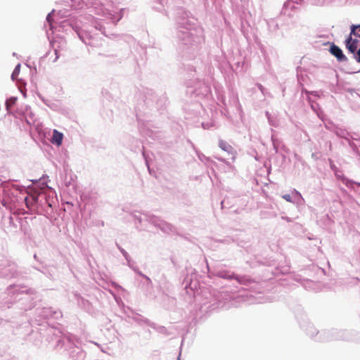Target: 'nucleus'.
Segmentation results:
<instances>
[{"mask_svg": "<svg viewBox=\"0 0 360 360\" xmlns=\"http://www.w3.org/2000/svg\"><path fill=\"white\" fill-rule=\"evenodd\" d=\"M91 8L92 9L91 12L95 15L111 20L113 22L119 21L123 15L122 9L110 2L105 4L96 1L92 2Z\"/></svg>", "mask_w": 360, "mask_h": 360, "instance_id": "f257e3e1", "label": "nucleus"}, {"mask_svg": "<svg viewBox=\"0 0 360 360\" xmlns=\"http://www.w3.org/2000/svg\"><path fill=\"white\" fill-rule=\"evenodd\" d=\"M179 38L186 45H194L202 40V30L200 29L184 30L181 31Z\"/></svg>", "mask_w": 360, "mask_h": 360, "instance_id": "f03ea898", "label": "nucleus"}, {"mask_svg": "<svg viewBox=\"0 0 360 360\" xmlns=\"http://www.w3.org/2000/svg\"><path fill=\"white\" fill-rule=\"evenodd\" d=\"M352 36L360 38V25H352L351 26L350 35L345 41L347 48L351 53H354L357 48L358 40L356 39H354Z\"/></svg>", "mask_w": 360, "mask_h": 360, "instance_id": "7ed1b4c3", "label": "nucleus"}, {"mask_svg": "<svg viewBox=\"0 0 360 360\" xmlns=\"http://www.w3.org/2000/svg\"><path fill=\"white\" fill-rule=\"evenodd\" d=\"M303 0H288L285 3L283 6V12L285 14L290 15V13L288 12V8L292 9L295 8L294 4H299L302 2ZM312 4L316 6H325L331 3L333 0H309Z\"/></svg>", "mask_w": 360, "mask_h": 360, "instance_id": "20e7f679", "label": "nucleus"}, {"mask_svg": "<svg viewBox=\"0 0 360 360\" xmlns=\"http://www.w3.org/2000/svg\"><path fill=\"white\" fill-rule=\"evenodd\" d=\"M219 146L222 150L227 153V154L231 155V159L233 161L235 160L236 152L229 143H228L225 141L219 140Z\"/></svg>", "mask_w": 360, "mask_h": 360, "instance_id": "39448f33", "label": "nucleus"}, {"mask_svg": "<svg viewBox=\"0 0 360 360\" xmlns=\"http://www.w3.org/2000/svg\"><path fill=\"white\" fill-rule=\"evenodd\" d=\"M293 196H294V200H292L291 195L289 194H285L282 197L286 201L290 202H293V203H299L300 201L303 200V198H302V195L300 194V193L299 191H297L296 190H295L293 191Z\"/></svg>", "mask_w": 360, "mask_h": 360, "instance_id": "423d86ee", "label": "nucleus"}, {"mask_svg": "<svg viewBox=\"0 0 360 360\" xmlns=\"http://www.w3.org/2000/svg\"><path fill=\"white\" fill-rule=\"evenodd\" d=\"M330 53L335 56L339 61L346 60V57L343 54L342 50L335 45H332L330 49Z\"/></svg>", "mask_w": 360, "mask_h": 360, "instance_id": "0eeeda50", "label": "nucleus"}, {"mask_svg": "<svg viewBox=\"0 0 360 360\" xmlns=\"http://www.w3.org/2000/svg\"><path fill=\"white\" fill-rule=\"evenodd\" d=\"M153 223H154L155 226L159 227L161 230H162L165 232H168L172 230V226H170V224L160 219H154Z\"/></svg>", "mask_w": 360, "mask_h": 360, "instance_id": "6e6552de", "label": "nucleus"}, {"mask_svg": "<svg viewBox=\"0 0 360 360\" xmlns=\"http://www.w3.org/2000/svg\"><path fill=\"white\" fill-rule=\"evenodd\" d=\"M63 139V133L58 131L56 129H53V136H52V138L51 140V143L58 146H60L62 144Z\"/></svg>", "mask_w": 360, "mask_h": 360, "instance_id": "1a4fd4ad", "label": "nucleus"}, {"mask_svg": "<svg viewBox=\"0 0 360 360\" xmlns=\"http://www.w3.org/2000/svg\"><path fill=\"white\" fill-rule=\"evenodd\" d=\"M70 25L72 27L73 30H75V32L77 33L80 39L85 44H87V41L85 40L83 34L79 31L80 27H79V25H73V24H70Z\"/></svg>", "mask_w": 360, "mask_h": 360, "instance_id": "9d476101", "label": "nucleus"}, {"mask_svg": "<svg viewBox=\"0 0 360 360\" xmlns=\"http://www.w3.org/2000/svg\"><path fill=\"white\" fill-rule=\"evenodd\" d=\"M217 276L219 278H225V279H232L233 278V275L229 272L221 271L217 273Z\"/></svg>", "mask_w": 360, "mask_h": 360, "instance_id": "9b49d317", "label": "nucleus"}, {"mask_svg": "<svg viewBox=\"0 0 360 360\" xmlns=\"http://www.w3.org/2000/svg\"><path fill=\"white\" fill-rule=\"evenodd\" d=\"M20 70V64L19 63L15 66V68L11 75V78L13 80H15L17 78V77L19 75Z\"/></svg>", "mask_w": 360, "mask_h": 360, "instance_id": "f8f14e48", "label": "nucleus"}, {"mask_svg": "<svg viewBox=\"0 0 360 360\" xmlns=\"http://www.w3.org/2000/svg\"><path fill=\"white\" fill-rule=\"evenodd\" d=\"M15 101H16V98H14V97L11 98L8 100H7L6 102V106L7 110H8L9 108L15 103Z\"/></svg>", "mask_w": 360, "mask_h": 360, "instance_id": "ddd939ff", "label": "nucleus"}, {"mask_svg": "<svg viewBox=\"0 0 360 360\" xmlns=\"http://www.w3.org/2000/svg\"><path fill=\"white\" fill-rule=\"evenodd\" d=\"M54 12L53 11L51 13H49L46 17V21L49 23L50 29H52V23H51V14Z\"/></svg>", "mask_w": 360, "mask_h": 360, "instance_id": "4468645a", "label": "nucleus"}, {"mask_svg": "<svg viewBox=\"0 0 360 360\" xmlns=\"http://www.w3.org/2000/svg\"><path fill=\"white\" fill-rule=\"evenodd\" d=\"M0 275L1 276H4V277H7V276H10V274L8 272L7 270H5V271H1L0 272Z\"/></svg>", "mask_w": 360, "mask_h": 360, "instance_id": "2eb2a0df", "label": "nucleus"}, {"mask_svg": "<svg viewBox=\"0 0 360 360\" xmlns=\"http://www.w3.org/2000/svg\"><path fill=\"white\" fill-rule=\"evenodd\" d=\"M95 28H96V30H98L99 31H101V32L102 34H104V31L102 30V26H101V25H99V26L98 27V25H95Z\"/></svg>", "mask_w": 360, "mask_h": 360, "instance_id": "dca6fc26", "label": "nucleus"}, {"mask_svg": "<svg viewBox=\"0 0 360 360\" xmlns=\"http://www.w3.org/2000/svg\"><path fill=\"white\" fill-rule=\"evenodd\" d=\"M123 255H124V256L125 257V258L127 259L128 263L129 264V259H128V255H127V252H123Z\"/></svg>", "mask_w": 360, "mask_h": 360, "instance_id": "f3484780", "label": "nucleus"}, {"mask_svg": "<svg viewBox=\"0 0 360 360\" xmlns=\"http://www.w3.org/2000/svg\"><path fill=\"white\" fill-rule=\"evenodd\" d=\"M360 57V49L358 50L357 51V56H355L356 59L357 60V58Z\"/></svg>", "mask_w": 360, "mask_h": 360, "instance_id": "a211bd4d", "label": "nucleus"}, {"mask_svg": "<svg viewBox=\"0 0 360 360\" xmlns=\"http://www.w3.org/2000/svg\"><path fill=\"white\" fill-rule=\"evenodd\" d=\"M202 127H203L204 129H208V128L210 127L208 126V124H206V125H205V124H202Z\"/></svg>", "mask_w": 360, "mask_h": 360, "instance_id": "6ab92c4d", "label": "nucleus"}, {"mask_svg": "<svg viewBox=\"0 0 360 360\" xmlns=\"http://www.w3.org/2000/svg\"><path fill=\"white\" fill-rule=\"evenodd\" d=\"M357 61L360 63V57L357 58Z\"/></svg>", "mask_w": 360, "mask_h": 360, "instance_id": "aec40b11", "label": "nucleus"}]
</instances>
